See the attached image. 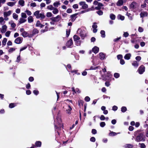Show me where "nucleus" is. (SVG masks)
<instances>
[{"instance_id": "nucleus-1", "label": "nucleus", "mask_w": 148, "mask_h": 148, "mask_svg": "<svg viewBox=\"0 0 148 148\" xmlns=\"http://www.w3.org/2000/svg\"><path fill=\"white\" fill-rule=\"evenodd\" d=\"M39 12V11H37L34 13V15L36 18H40L41 20L44 19L45 18V16L43 13H40Z\"/></svg>"}, {"instance_id": "nucleus-2", "label": "nucleus", "mask_w": 148, "mask_h": 148, "mask_svg": "<svg viewBox=\"0 0 148 148\" xmlns=\"http://www.w3.org/2000/svg\"><path fill=\"white\" fill-rule=\"evenodd\" d=\"M79 5L82 6V8L85 9L88 8V5L84 1H81L79 2Z\"/></svg>"}, {"instance_id": "nucleus-3", "label": "nucleus", "mask_w": 148, "mask_h": 148, "mask_svg": "<svg viewBox=\"0 0 148 148\" xmlns=\"http://www.w3.org/2000/svg\"><path fill=\"white\" fill-rule=\"evenodd\" d=\"M145 67L143 65H141L139 66V74H142L145 71Z\"/></svg>"}, {"instance_id": "nucleus-4", "label": "nucleus", "mask_w": 148, "mask_h": 148, "mask_svg": "<svg viewBox=\"0 0 148 148\" xmlns=\"http://www.w3.org/2000/svg\"><path fill=\"white\" fill-rule=\"evenodd\" d=\"M61 18L60 16L58 15L56 17L51 18V20L53 21L58 22L61 19Z\"/></svg>"}, {"instance_id": "nucleus-5", "label": "nucleus", "mask_w": 148, "mask_h": 148, "mask_svg": "<svg viewBox=\"0 0 148 148\" xmlns=\"http://www.w3.org/2000/svg\"><path fill=\"white\" fill-rule=\"evenodd\" d=\"M23 38L21 37H18L14 40V42L17 44H21L22 42Z\"/></svg>"}, {"instance_id": "nucleus-6", "label": "nucleus", "mask_w": 148, "mask_h": 148, "mask_svg": "<svg viewBox=\"0 0 148 148\" xmlns=\"http://www.w3.org/2000/svg\"><path fill=\"white\" fill-rule=\"evenodd\" d=\"M22 36L24 37H32V35L31 36L30 34L29 35V33L25 31L23 33H22L21 34Z\"/></svg>"}, {"instance_id": "nucleus-7", "label": "nucleus", "mask_w": 148, "mask_h": 148, "mask_svg": "<svg viewBox=\"0 0 148 148\" xmlns=\"http://www.w3.org/2000/svg\"><path fill=\"white\" fill-rule=\"evenodd\" d=\"M12 13V11L9 10L7 12H4L3 13V16L4 17H7L8 16H10Z\"/></svg>"}, {"instance_id": "nucleus-8", "label": "nucleus", "mask_w": 148, "mask_h": 148, "mask_svg": "<svg viewBox=\"0 0 148 148\" xmlns=\"http://www.w3.org/2000/svg\"><path fill=\"white\" fill-rule=\"evenodd\" d=\"M7 27L6 25H4L2 26L1 32L2 33H4L7 30Z\"/></svg>"}, {"instance_id": "nucleus-9", "label": "nucleus", "mask_w": 148, "mask_h": 148, "mask_svg": "<svg viewBox=\"0 0 148 148\" xmlns=\"http://www.w3.org/2000/svg\"><path fill=\"white\" fill-rule=\"evenodd\" d=\"M138 6V4L135 2H132L130 5V7L132 8H135Z\"/></svg>"}, {"instance_id": "nucleus-10", "label": "nucleus", "mask_w": 148, "mask_h": 148, "mask_svg": "<svg viewBox=\"0 0 148 148\" xmlns=\"http://www.w3.org/2000/svg\"><path fill=\"white\" fill-rule=\"evenodd\" d=\"M148 13L147 12H141L140 15V17L143 18L147 16Z\"/></svg>"}, {"instance_id": "nucleus-11", "label": "nucleus", "mask_w": 148, "mask_h": 148, "mask_svg": "<svg viewBox=\"0 0 148 148\" xmlns=\"http://www.w3.org/2000/svg\"><path fill=\"white\" fill-rule=\"evenodd\" d=\"M36 27H39L40 28H42V27L44 26V25H42L41 23H40L39 21H38L36 23Z\"/></svg>"}, {"instance_id": "nucleus-12", "label": "nucleus", "mask_w": 148, "mask_h": 148, "mask_svg": "<svg viewBox=\"0 0 148 148\" xmlns=\"http://www.w3.org/2000/svg\"><path fill=\"white\" fill-rule=\"evenodd\" d=\"M77 15V14H75L71 16V21L73 22L75 20L76 16Z\"/></svg>"}, {"instance_id": "nucleus-13", "label": "nucleus", "mask_w": 148, "mask_h": 148, "mask_svg": "<svg viewBox=\"0 0 148 148\" xmlns=\"http://www.w3.org/2000/svg\"><path fill=\"white\" fill-rule=\"evenodd\" d=\"M16 3V2H9L7 3V5L10 7H13L14 6Z\"/></svg>"}, {"instance_id": "nucleus-14", "label": "nucleus", "mask_w": 148, "mask_h": 148, "mask_svg": "<svg viewBox=\"0 0 148 148\" xmlns=\"http://www.w3.org/2000/svg\"><path fill=\"white\" fill-rule=\"evenodd\" d=\"M92 27L93 29V32L94 33H96L97 32V29H96L97 27V25L96 23H93L92 26Z\"/></svg>"}, {"instance_id": "nucleus-15", "label": "nucleus", "mask_w": 148, "mask_h": 148, "mask_svg": "<svg viewBox=\"0 0 148 148\" xmlns=\"http://www.w3.org/2000/svg\"><path fill=\"white\" fill-rule=\"evenodd\" d=\"M92 51L94 53H97L99 51V48L96 46H95L93 48Z\"/></svg>"}, {"instance_id": "nucleus-16", "label": "nucleus", "mask_w": 148, "mask_h": 148, "mask_svg": "<svg viewBox=\"0 0 148 148\" xmlns=\"http://www.w3.org/2000/svg\"><path fill=\"white\" fill-rule=\"evenodd\" d=\"M123 0H118L116 3V5L118 6H121L123 4Z\"/></svg>"}, {"instance_id": "nucleus-17", "label": "nucleus", "mask_w": 148, "mask_h": 148, "mask_svg": "<svg viewBox=\"0 0 148 148\" xmlns=\"http://www.w3.org/2000/svg\"><path fill=\"white\" fill-rule=\"evenodd\" d=\"M73 44L72 40L71 39L69 40L66 43L67 46L68 47H70Z\"/></svg>"}, {"instance_id": "nucleus-18", "label": "nucleus", "mask_w": 148, "mask_h": 148, "mask_svg": "<svg viewBox=\"0 0 148 148\" xmlns=\"http://www.w3.org/2000/svg\"><path fill=\"white\" fill-rule=\"evenodd\" d=\"M99 58L101 60H103L105 57V55L102 53H99Z\"/></svg>"}, {"instance_id": "nucleus-19", "label": "nucleus", "mask_w": 148, "mask_h": 148, "mask_svg": "<svg viewBox=\"0 0 148 148\" xmlns=\"http://www.w3.org/2000/svg\"><path fill=\"white\" fill-rule=\"evenodd\" d=\"M131 56V55L130 53H127L124 56V58L127 60H129Z\"/></svg>"}, {"instance_id": "nucleus-20", "label": "nucleus", "mask_w": 148, "mask_h": 148, "mask_svg": "<svg viewBox=\"0 0 148 148\" xmlns=\"http://www.w3.org/2000/svg\"><path fill=\"white\" fill-rule=\"evenodd\" d=\"M28 22L29 23L32 22L34 21L33 18L31 16H29L27 18Z\"/></svg>"}, {"instance_id": "nucleus-21", "label": "nucleus", "mask_w": 148, "mask_h": 148, "mask_svg": "<svg viewBox=\"0 0 148 148\" xmlns=\"http://www.w3.org/2000/svg\"><path fill=\"white\" fill-rule=\"evenodd\" d=\"M60 5V3L59 1H56L53 3V6L56 8L58 7V6Z\"/></svg>"}, {"instance_id": "nucleus-22", "label": "nucleus", "mask_w": 148, "mask_h": 148, "mask_svg": "<svg viewBox=\"0 0 148 148\" xmlns=\"http://www.w3.org/2000/svg\"><path fill=\"white\" fill-rule=\"evenodd\" d=\"M38 30L36 29H34L33 31L32 34H30L31 36L32 35V36L34 34L38 33Z\"/></svg>"}, {"instance_id": "nucleus-23", "label": "nucleus", "mask_w": 148, "mask_h": 148, "mask_svg": "<svg viewBox=\"0 0 148 148\" xmlns=\"http://www.w3.org/2000/svg\"><path fill=\"white\" fill-rule=\"evenodd\" d=\"M52 10H53L52 12L54 14H56L59 12L58 10L56 8H54Z\"/></svg>"}, {"instance_id": "nucleus-24", "label": "nucleus", "mask_w": 148, "mask_h": 148, "mask_svg": "<svg viewBox=\"0 0 148 148\" xmlns=\"http://www.w3.org/2000/svg\"><path fill=\"white\" fill-rule=\"evenodd\" d=\"M120 133H116L113 132H112L109 133V135L110 136H116L117 134H120Z\"/></svg>"}, {"instance_id": "nucleus-25", "label": "nucleus", "mask_w": 148, "mask_h": 148, "mask_svg": "<svg viewBox=\"0 0 148 148\" xmlns=\"http://www.w3.org/2000/svg\"><path fill=\"white\" fill-rule=\"evenodd\" d=\"M26 21V20L24 18H20V19H19V23L20 24H21V23H25V21Z\"/></svg>"}, {"instance_id": "nucleus-26", "label": "nucleus", "mask_w": 148, "mask_h": 148, "mask_svg": "<svg viewBox=\"0 0 148 148\" xmlns=\"http://www.w3.org/2000/svg\"><path fill=\"white\" fill-rule=\"evenodd\" d=\"M13 18L14 19L17 20L18 19V15L15 13H14L12 14Z\"/></svg>"}, {"instance_id": "nucleus-27", "label": "nucleus", "mask_w": 148, "mask_h": 148, "mask_svg": "<svg viewBox=\"0 0 148 148\" xmlns=\"http://www.w3.org/2000/svg\"><path fill=\"white\" fill-rule=\"evenodd\" d=\"M25 2L23 0H19L18 2V3L23 6L24 5Z\"/></svg>"}, {"instance_id": "nucleus-28", "label": "nucleus", "mask_w": 148, "mask_h": 148, "mask_svg": "<svg viewBox=\"0 0 148 148\" xmlns=\"http://www.w3.org/2000/svg\"><path fill=\"white\" fill-rule=\"evenodd\" d=\"M4 19L2 17H0V23L1 24H4L5 23V21H4Z\"/></svg>"}, {"instance_id": "nucleus-29", "label": "nucleus", "mask_w": 148, "mask_h": 148, "mask_svg": "<svg viewBox=\"0 0 148 148\" xmlns=\"http://www.w3.org/2000/svg\"><path fill=\"white\" fill-rule=\"evenodd\" d=\"M142 134L141 133H139V141H144L145 140L144 138H142Z\"/></svg>"}, {"instance_id": "nucleus-30", "label": "nucleus", "mask_w": 148, "mask_h": 148, "mask_svg": "<svg viewBox=\"0 0 148 148\" xmlns=\"http://www.w3.org/2000/svg\"><path fill=\"white\" fill-rule=\"evenodd\" d=\"M41 143L40 141H37L36 143V146L37 147H40L41 146Z\"/></svg>"}, {"instance_id": "nucleus-31", "label": "nucleus", "mask_w": 148, "mask_h": 148, "mask_svg": "<svg viewBox=\"0 0 148 148\" xmlns=\"http://www.w3.org/2000/svg\"><path fill=\"white\" fill-rule=\"evenodd\" d=\"M7 41V39L6 38H4L2 42V44L3 45L5 46L6 44Z\"/></svg>"}, {"instance_id": "nucleus-32", "label": "nucleus", "mask_w": 148, "mask_h": 148, "mask_svg": "<svg viewBox=\"0 0 148 148\" xmlns=\"http://www.w3.org/2000/svg\"><path fill=\"white\" fill-rule=\"evenodd\" d=\"M110 18L112 20H114L115 18V16L113 14H111L110 15Z\"/></svg>"}, {"instance_id": "nucleus-33", "label": "nucleus", "mask_w": 148, "mask_h": 148, "mask_svg": "<svg viewBox=\"0 0 148 148\" xmlns=\"http://www.w3.org/2000/svg\"><path fill=\"white\" fill-rule=\"evenodd\" d=\"M139 147L141 148H145L146 147L144 143H139Z\"/></svg>"}, {"instance_id": "nucleus-34", "label": "nucleus", "mask_w": 148, "mask_h": 148, "mask_svg": "<svg viewBox=\"0 0 148 148\" xmlns=\"http://www.w3.org/2000/svg\"><path fill=\"white\" fill-rule=\"evenodd\" d=\"M21 16L22 18H26L27 17V15L25 13H21Z\"/></svg>"}, {"instance_id": "nucleus-35", "label": "nucleus", "mask_w": 148, "mask_h": 148, "mask_svg": "<svg viewBox=\"0 0 148 148\" xmlns=\"http://www.w3.org/2000/svg\"><path fill=\"white\" fill-rule=\"evenodd\" d=\"M100 33L101 35V36L102 37L104 38L105 36V32L103 30H101V31Z\"/></svg>"}, {"instance_id": "nucleus-36", "label": "nucleus", "mask_w": 148, "mask_h": 148, "mask_svg": "<svg viewBox=\"0 0 148 148\" xmlns=\"http://www.w3.org/2000/svg\"><path fill=\"white\" fill-rule=\"evenodd\" d=\"M132 64L135 67H137L138 66V62L136 61H134L132 63Z\"/></svg>"}, {"instance_id": "nucleus-37", "label": "nucleus", "mask_w": 148, "mask_h": 148, "mask_svg": "<svg viewBox=\"0 0 148 148\" xmlns=\"http://www.w3.org/2000/svg\"><path fill=\"white\" fill-rule=\"evenodd\" d=\"M73 39L74 41H77L79 39V38L77 36L75 35L73 36Z\"/></svg>"}, {"instance_id": "nucleus-38", "label": "nucleus", "mask_w": 148, "mask_h": 148, "mask_svg": "<svg viewBox=\"0 0 148 148\" xmlns=\"http://www.w3.org/2000/svg\"><path fill=\"white\" fill-rule=\"evenodd\" d=\"M62 126H63V125L61 123H59L58 124V126H57L56 127V125H55V127H56V129H58L59 130L60 128V127H62Z\"/></svg>"}, {"instance_id": "nucleus-39", "label": "nucleus", "mask_w": 148, "mask_h": 148, "mask_svg": "<svg viewBox=\"0 0 148 148\" xmlns=\"http://www.w3.org/2000/svg\"><path fill=\"white\" fill-rule=\"evenodd\" d=\"M54 8L51 5H49L47 7V8L50 10H52Z\"/></svg>"}, {"instance_id": "nucleus-40", "label": "nucleus", "mask_w": 148, "mask_h": 148, "mask_svg": "<svg viewBox=\"0 0 148 148\" xmlns=\"http://www.w3.org/2000/svg\"><path fill=\"white\" fill-rule=\"evenodd\" d=\"M52 15V14L50 12H48L46 14V16L48 17H51Z\"/></svg>"}, {"instance_id": "nucleus-41", "label": "nucleus", "mask_w": 148, "mask_h": 148, "mask_svg": "<svg viewBox=\"0 0 148 148\" xmlns=\"http://www.w3.org/2000/svg\"><path fill=\"white\" fill-rule=\"evenodd\" d=\"M25 12L27 13L28 15L29 16L32 14V13L31 11L28 10H26Z\"/></svg>"}, {"instance_id": "nucleus-42", "label": "nucleus", "mask_w": 148, "mask_h": 148, "mask_svg": "<svg viewBox=\"0 0 148 148\" xmlns=\"http://www.w3.org/2000/svg\"><path fill=\"white\" fill-rule=\"evenodd\" d=\"M10 31H9L5 33V36L7 37H9L10 34Z\"/></svg>"}, {"instance_id": "nucleus-43", "label": "nucleus", "mask_w": 148, "mask_h": 148, "mask_svg": "<svg viewBox=\"0 0 148 148\" xmlns=\"http://www.w3.org/2000/svg\"><path fill=\"white\" fill-rule=\"evenodd\" d=\"M126 110L127 108L126 107L123 106L122 107L121 110L122 112H124L126 111Z\"/></svg>"}, {"instance_id": "nucleus-44", "label": "nucleus", "mask_w": 148, "mask_h": 148, "mask_svg": "<svg viewBox=\"0 0 148 148\" xmlns=\"http://www.w3.org/2000/svg\"><path fill=\"white\" fill-rule=\"evenodd\" d=\"M69 108L66 110L67 113L69 114H70V111L72 110V108L70 106H69Z\"/></svg>"}, {"instance_id": "nucleus-45", "label": "nucleus", "mask_w": 148, "mask_h": 148, "mask_svg": "<svg viewBox=\"0 0 148 148\" xmlns=\"http://www.w3.org/2000/svg\"><path fill=\"white\" fill-rule=\"evenodd\" d=\"M145 45V42L142 41L140 42V45L141 47H144Z\"/></svg>"}, {"instance_id": "nucleus-46", "label": "nucleus", "mask_w": 148, "mask_h": 148, "mask_svg": "<svg viewBox=\"0 0 148 148\" xmlns=\"http://www.w3.org/2000/svg\"><path fill=\"white\" fill-rule=\"evenodd\" d=\"M16 105L14 103H11L10 104L9 107L10 108H12L14 107Z\"/></svg>"}, {"instance_id": "nucleus-47", "label": "nucleus", "mask_w": 148, "mask_h": 148, "mask_svg": "<svg viewBox=\"0 0 148 148\" xmlns=\"http://www.w3.org/2000/svg\"><path fill=\"white\" fill-rule=\"evenodd\" d=\"M118 16L121 20H123L125 18L123 16H121V15H119Z\"/></svg>"}, {"instance_id": "nucleus-48", "label": "nucleus", "mask_w": 148, "mask_h": 148, "mask_svg": "<svg viewBox=\"0 0 148 148\" xmlns=\"http://www.w3.org/2000/svg\"><path fill=\"white\" fill-rule=\"evenodd\" d=\"M105 125V123L103 122H101L100 123V126L101 127H104Z\"/></svg>"}, {"instance_id": "nucleus-49", "label": "nucleus", "mask_w": 148, "mask_h": 148, "mask_svg": "<svg viewBox=\"0 0 148 148\" xmlns=\"http://www.w3.org/2000/svg\"><path fill=\"white\" fill-rule=\"evenodd\" d=\"M46 4L45 3H42L40 4V6L41 8H42L45 7Z\"/></svg>"}, {"instance_id": "nucleus-50", "label": "nucleus", "mask_w": 148, "mask_h": 148, "mask_svg": "<svg viewBox=\"0 0 148 148\" xmlns=\"http://www.w3.org/2000/svg\"><path fill=\"white\" fill-rule=\"evenodd\" d=\"M70 29L67 30L66 31V34L67 36V37H68L69 36L70 34Z\"/></svg>"}, {"instance_id": "nucleus-51", "label": "nucleus", "mask_w": 148, "mask_h": 148, "mask_svg": "<svg viewBox=\"0 0 148 148\" xmlns=\"http://www.w3.org/2000/svg\"><path fill=\"white\" fill-rule=\"evenodd\" d=\"M93 10L92 9V8H91L88 9V10H84V11H82L81 12V13H83L86 12H88V11H90V10Z\"/></svg>"}, {"instance_id": "nucleus-52", "label": "nucleus", "mask_w": 148, "mask_h": 148, "mask_svg": "<svg viewBox=\"0 0 148 148\" xmlns=\"http://www.w3.org/2000/svg\"><path fill=\"white\" fill-rule=\"evenodd\" d=\"M15 50V48H11L8 50V51L10 52H12L13 51H14Z\"/></svg>"}, {"instance_id": "nucleus-53", "label": "nucleus", "mask_w": 148, "mask_h": 148, "mask_svg": "<svg viewBox=\"0 0 148 148\" xmlns=\"http://www.w3.org/2000/svg\"><path fill=\"white\" fill-rule=\"evenodd\" d=\"M85 100L86 101L88 102L90 101V99L88 97L86 96L85 97Z\"/></svg>"}, {"instance_id": "nucleus-54", "label": "nucleus", "mask_w": 148, "mask_h": 148, "mask_svg": "<svg viewBox=\"0 0 148 148\" xmlns=\"http://www.w3.org/2000/svg\"><path fill=\"white\" fill-rule=\"evenodd\" d=\"M73 7L74 9H77L78 8V5L77 4H74L73 5Z\"/></svg>"}, {"instance_id": "nucleus-55", "label": "nucleus", "mask_w": 148, "mask_h": 148, "mask_svg": "<svg viewBox=\"0 0 148 148\" xmlns=\"http://www.w3.org/2000/svg\"><path fill=\"white\" fill-rule=\"evenodd\" d=\"M97 13L99 15H101L103 14V12L100 10L97 12Z\"/></svg>"}, {"instance_id": "nucleus-56", "label": "nucleus", "mask_w": 148, "mask_h": 148, "mask_svg": "<svg viewBox=\"0 0 148 148\" xmlns=\"http://www.w3.org/2000/svg\"><path fill=\"white\" fill-rule=\"evenodd\" d=\"M119 74L117 73H115L114 75V77L116 78H118L119 77Z\"/></svg>"}, {"instance_id": "nucleus-57", "label": "nucleus", "mask_w": 148, "mask_h": 148, "mask_svg": "<svg viewBox=\"0 0 148 148\" xmlns=\"http://www.w3.org/2000/svg\"><path fill=\"white\" fill-rule=\"evenodd\" d=\"M21 10L20 9L17 8L15 12L17 14H19Z\"/></svg>"}, {"instance_id": "nucleus-58", "label": "nucleus", "mask_w": 148, "mask_h": 148, "mask_svg": "<svg viewBox=\"0 0 148 148\" xmlns=\"http://www.w3.org/2000/svg\"><path fill=\"white\" fill-rule=\"evenodd\" d=\"M117 58L118 59H120L123 58V56L121 55H119L117 56Z\"/></svg>"}, {"instance_id": "nucleus-59", "label": "nucleus", "mask_w": 148, "mask_h": 148, "mask_svg": "<svg viewBox=\"0 0 148 148\" xmlns=\"http://www.w3.org/2000/svg\"><path fill=\"white\" fill-rule=\"evenodd\" d=\"M90 140L93 142H95V138L94 137H92L90 139Z\"/></svg>"}, {"instance_id": "nucleus-60", "label": "nucleus", "mask_w": 148, "mask_h": 148, "mask_svg": "<svg viewBox=\"0 0 148 148\" xmlns=\"http://www.w3.org/2000/svg\"><path fill=\"white\" fill-rule=\"evenodd\" d=\"M30 5L31 6L33 7H35L36 6V3L34 2L31 3Z\"/></svg>"}, {"instance_id": "nucleus-61", "label": "nucleus", "mask_w": 148, "mask_h": 148, "mask_svg": "<svg viewBox=\"0 0 148 148\" xmlns=\"http://www.w3.org/2000/svg\"><path fill=\"white\" fill-rule=\"evenodd\" d=\"M98 6L100 8H101V7H102L103 6V4L101 3H98Z\"/></svg>"}, {"instance_id": "nucleus-62", "label": "nucleus", "mask_w": 148, "mask_h": 148, "mask_svg": "<svg viewBox=\"0 0 148 148\" xmlns=\"http://www.w3.org/2000/svg\"><path fill=\"white\" fill-rule=\"evenodd\" d=\"M7 45L8 46L12 45V43L10 41H8L7 43Z\"/></svg>"}, {"instance_id": "nucleus-63", "label": "nucleus", "mask_w": 148, "mask_h": 148, "mask_svg": "<svg viewBox=\"0 0 148 148\" xmlns=\"http://www.w3.org/2000/svg\"><path fill=\"white\" fill-rule=\"evenodd\" d=\"M144 31V29L141 27H139V32H142Z\"/></svg>"}, {"instance_id": "nucleus-64", "label": "nucleus", "mask_w": 148, "mask_h": 148, "mask_svg": "<svg viewBox=\"0 0 148 148\" xmlns=\"http://www.w3.org/2000/svg\"><path fill=\"white\" fill-rule=\"evenodd\" d=\"M100 119L101 120L103 121L105 119V118L103 115H102L101 116Z\"/></svg>"}]
</instances>
